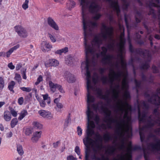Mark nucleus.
Wrapping results in <instances>:
<instances>
[{"mask_svg": "<svg viewBox=\"0 0 160 160\" xmlns=\"http://www.w3.org/2000/svg\"><path fill=\"white\" fill-rule=\"evenodd\" d=\"M48 83L50 89L53 92L56 91V88L58 89L61 92H64V91L60 85L57 83H54L51 81H49Z\"/></svg>", "mask_w": 160, "mask_h": 160, "instance_id": "f8f14e48", "label": "nucleus"}, {"mask_svg": "<svg viewBox=\"0 0 160 160\" xmlns=\"http://www.w3.org/2000/svg\"><path fill=\"white\" fill-rule=\"evenodd\" d=\"M26 69H25L24 71H23V72L22 73V78L24 79H26L27 78V77L26 75Z\"/></svg>", "mask_w": 160, "mask_h": 160, "instance_id": "13d9d810", "label": "nucleus"}, {"mask_svg": "<svg viewBox=\"0 0 160 160\" xmlns=\"http://www.w3.org/2000/svg\"><path fill=\"white\" fill-rule=\"evenodd\" d=\"M21 67V66L20 64H17L16 66V69L17 70H19Z\"/></svg>", "mask_w": 160, "mask_h": 160, "instance_id": "338daca9", "label": "nucleus"}, {"mask_svg": "<svg viewBox=\"0 0 160 160\" xmlns=\"http://www.w3.org/2000/svg\"><path fill=\"white\" fill-rule=\"evenodd\" d=\"M59 143V142H57L55 143H53V147L55 148L57 147Z\"/></svg>", "mask_w": 160, "mask_h": 160, "instance_id": "0e129e2a", "label": "nucleus"}, {"mask_svg": "<svg viewBox=\"0 0 160 160\" xmlns=\"http://www.w3.org/2000/svg\"><path fill=\"white\" fill-rule=\"evenodd\" d=\"M152 69L154 73H157L158 72V68L155 66L153 65L152 67Z\"/></svg>", "mask_w": 160, "mask_h": 160, "instance_id": "3c124183", "label": "nucleus"}, {"mask_svg": "<svg viewBox=\"0 0 160 160\" xmlns=\"http://www.w3.org/2000/svg\"><path fill=\"white\" fill-rule=\"evenodd\" d=\"M13 52L12 50L11 49H10L8 52H7L6 53H5V54L3 55L4 56H6L7 58H9L10 57L11 54Z\"/></svg>", "mask_w": 160, "mask_h": 160, "instance_id": "58836bf2", "label": "nucleus"}, {"mask_svg": "<svg viewBox=\"0 0 160 160\" xmlns=\"http://www.w3.org/2000/svg\"><path fill=\"white\" fill-rule=\"evenodd\" d=\"M3 118L6 121H9L11 119V115L8 111H5L3 113Z\"/></svg>", "mask_w": 160, "mask_h": 160, "instance_id": "aec40b11", "label": "nucleus"}, {"mask_svg": "<svg viewBox=\"0 0 160 160\" xmlns=\"http://www.w3.org/2000/svg\"><path fill=\"white\" fill-rule=\"evenodd\" d=\"M42 77L40 75L39 76L38 78H37V81L35 83L36 85H38L39 83L42 81Z\"/></svg>", "mask_w": 160, "mask_h": 160, "instance_id": "79ce46f5", "label": "nucleus"}, {"mask_svg": "<svg viewBox=\"0 0 160 160\" xmlns=\"http://www.w3.org/2000/svg\"><path fill=\"white\" fill-rule=\"evenodd\" d=\"M142 79L143 81L152 82L153 80V78L151 77L150 78H148L145 75L143 74L142 75Z\"/></svg>", "mask_w": 160, "mask_h": 160, "instance_id": "c85d7f7f", "label": "nucleus"}, {"mask_svg": "<svg viewBox=\"0 0 160 160\" xmlns=\"http://www.w3.org/2000/svg\"><path fill=\"white\" fill-rule=\"evenodd\" d=\"M75 152L78 156H79L80 154V149L79 147L78 146L76 147L75 150Z\"/></svg>", "mask_w": 160, "mask_h": 160, "instance_id": "c03bdc74", "label": "nucleus"}, {"mask_svg": "<svg viewBox=\"0 0 160 160\" xmlns=\"http://www.w3.org/2000/svg\"><path fill=\"white\" fill-rule=\"evenodd\" d=\"M130 4L127 1V2L126 3H123V6L124 7V9L125 10H127L128 7L129 6Z\"/></svg>", "mask_w": 160, "mask_h": 160, "instance_id": "8fccbe9b", "label": "nucleus"}, {"mask_svg": "<svg viewBox=\"0 0 160 160\" xmlns=\"http://www.w3.org/2000/svg\"><path fill=\"white\" fill-rule=\"evenodd\" d=\"M10 113L14 117H16L17 115V112L14 109L11 107H9Z\"/></svg>", "mask_w": 160, "mask_h": 160, "instance_id": "72a5a7b5", "label": "nucleus"}, {"mask_svg": "<svg viewBox=\"0 0 160 160\" xmlns=\"http://www.w3.org/2000/svg\"><path fill=\"white\" fill-rule=\"evenodd\" d=\"M73 58L72 57L68 56L65 58L66 63L67 64H71L73 62Z\"/></svg>", "mask_w": 160, "mask_h": 160, "instance_id": "4be33fe9", "label": "nucleus"}, {"mask_svg": "<svg viewBox=\"0 0 160 160\" xmlns=\"http://www.w3.org/2000/svg\"><path fill=\"white\" fill-rule=\"evenodd\" d=\"M47 21L48 24L51 27L56 30H59V27L51 17H48L47 19Z\"/></svg>", "mask_w": 160, "mask_h": 160, "instance_id": "dca6fc26", "label": "nucleus"}, {"mask_svg": "<svg viewBox=\"0 0 160 160\" xmlns=\"http://www.w3.org/2000/svg\"><path fill=\"white\" fill-rule=\"evenodd\" d=\"M32 132V129L30 128L26 129L25 131V133L27 135H29L31 134Z\"/></svg>", "mask_w": 160, "mask_h": 160, "instance_id": "c9c22d12", "label": "nucleus"}, {"mask_svg": "<svg viewBox=\"0 0 160 160\" xmlns=\"http://www.w3.org/2000/svg\"><path fill=\"white\" fill-rule=\"evenodd\" d=\"M103 139L106 142H108L112 139V137L109 133L105 134L103 135Z\"/></svg>", "mask_w": 160, "mask_h": 160, "instance_id": "7c9ffc66", "label": "nucleus"}, {"mask_svg": "<svg viewBox=\"0 0 160 160\" xmlns=\"http://www.w3.org/2000/svg\"><path fill=\"white\" fill-rule=\"evenodd\" d=\"M135 82L136 86V90L137 93L139 91V89L141 88V86L142 83V81H138L136 80H135Z\"/></svg>", "mask_w": 160, "mask_h": 160, "instance_id": "412c9836", "label": "nucleus"}, {"mask_svg": "<svg viewBox=\"0 0 160 160\" xmlns=\"http://www.w3.org/2000/svg\"><path fill=\"white\" fill-rule=\"evenodd\" d=\"M42 132L36 131L33 134V136L31 138L32 141L33 143H36L41 137Z\"/></svg>", "mask_w": 160, "mask_h": 160, "instance_id": "f3484780", "label": "nucleus"}, {"mask_svg": "<svg viewBox=\"0 0 160 160\" xmlns=\"http://www.w3.org/2000/svg\"><path fill=\"white\" fill-rule=\"evenodd\" d=\"M68 48L67 47H65L62 49L56 51L55 52V53L59 55H61L62 53H66L68 52Z\"/></svg>", "mask_w": 160, "mask_h": 160, "instance_id": "bb28decb", "label": "nucleus"}, {"mask_svg": "<svg viewBox=\"0 0 160 160\" xmlns=\"http://www.w3.org/2000/svg\"><path fill=\"white\" fill-rule=\"evenodd\" d=\"M100 9L99 5L94 1L91 2L89 7V11L92 13H97Z\"/></svg>", "mask_w": 160, "mask_h": 160, "instance_id": "9b49d317", "label": "nucleus"}, {"mask_svg": "<svg viewBox=\"0 0 160 160\" xmlns=\"http://www.w3.org/2000/svg\"><path fill=\"white\" fill-rule=\"evenodd\" d=\"M157 3L153 2V0L149 1L146 3V5L149 8V10L148 13L149 16L152 15V17L154 19H156L160 20V9H158L157 11V15L155 13V11L154 9L152 8V7L160 8V0H154Z\"/></svg>", "mask_w": 160, "mask_h": 160, "instance_id": "423d86ee", "label": "nucleus"}, {"mask_svg": "<svg viewBox=\"0 0 160 160\" xmlns=\"http://www.w3.org/2000/svg\"><path fill=\"white\" fill-rule=\"evenodd\" d=\"M87 110L86 114L88 118V125L86 131V135L83 139V142L85 146V160H89V158L92 160H101L96 155L100 154L102 148V139L101 135L98 132H95L94 130L95 125L92 120H94L98 124L99 118L96 114H94L91 111V108L96 112L101 110L106 115V122L110 127L112 123L116 124V129L115 133L117 135L122 136L124 132H130L132 131L130 125L131 117L128 113L132 111L131 106L125 102L124 104L122 102H118L115 104L113 111L116 116L115 118L111 117V111L105 108L101 102L97 104L91 105L94 102L95 98L91 95L92 92L94 93L98 97L105 99L108 98V95H103L101 89H96L91 85L90 75L87 71Z\"/></svg>", "mask_w": 160, "mask_h": 160, "instance_id": "f257e3e1", "label": "nucleus"}, {"mask_svg": "<svg viewBox=\"0 0 160 160\" xmlns=\"http://www.w3.org/2000/svg\"><path fill=\"white\" fill-rule=\"evenodd\" d=\"M63 76L65 80L69 83H73L76 80L74 75L68 72H65L64 73Z\"/></svg>", "mask_w": 160, "mask_h": 160, "instance_id": "4468645a", "label": "nucleus"}, {"mask_svg": "<svg viewBox=\"0 0 160 160\" xmlns=\"http://www.w3.org/2000/svg\"><path fill=\"white\" fill-rule=\"evenodd\" d=\"M85 0H81L80 4L82 6V22L83 24L84 31V40H87V39L88 33L87 31L88 23L84 17L85 11L86 10Z\"/></svg>", "mask_w": 160, "mask_h": 160, "instance_id": "0eeeda50", "label": "nucleus"}, {"mask_svg": "<svg viewBox=\"0 0 160 160\" xmlns=\"http://www.w3.org/2000/svg\"><path fill=\"white\" fill-rule=\"evenodd\" d=\"M128 43L129 44V50L131 52H135L137 53L142 55L145 59L146 61L145 62L142 63L141 64L140 67L141 69L143 70H145L148 69L149 67V62L150 61L151 59V52L148 50H145L143 51L140 49L134 50L131 44L130 41H129Z\"/></svg>", "mask_w": 160, "mask_h": 160, "instance_id": "39448f33", "label": "nucleus"}, {"mask_svg": "<svg viewBox=\"0 0 160 160\" xmlns=\"http://www.w3.org/2000/svg\"><path fill=\"white\" fill-rule=\"evenodd\" d=\"M23 102V98L22 97L19 98L18 100V102L19 104L20 105L22 104Z\"/></svg>", "mask_w": 160, "mask_h": 160, "instance_id": "603ef678", "label": "nucleus"}, {"mask_svg": "<svg viewBox=\"0 0 160 160\" xmlns=\"http://www.w3.org/2000/svg\"><path fill=\"white\" fill-rule=\"evenodd\" d=\"M136 14L138 15V16L140 18L142 17V13L141 12L138 11H137L136 12Z\"/></svg>", "mask_w": 160, "mask_h": 160, "instance_id": "052dcab7", "label": "nucleus"}, {"mask_svg": "<svg viewBox=\"0 0 160 160\" xmlns=\"http://www.w3.org/2000/svg\"><path fill=\"white\" fill-rule=\"evenodd\" d=\"M101 34L102 37L104 39L110 38L112 36L114 28L112 26L108 27L105 24L102 23Z\"/></svg>", "mask_w": 160, "mask_h": 160, "instance_id": "6e6552de", "label": "nucleus"}, {"mask_svg": "<svg viewBox=\"0 0 160 160\" xmlns=\"http://www.w3.org/2000/svg\"><path fill=\"white\" fill-rule=\"evenodd\" d=\"M39 66V64L38 63L36 64L33 67V68H32V70H34L35 69H36V68H37Z\"/></svg>", "mask_w": 160, "mask_h": 160, "instance_id": "774afa93", "label": "nucleus"}, {"mask_svg": "<svg viewBox=\"0 0 160 160\" xmlns=\"http://www.w3.org/2000/svg\"><path fill=\"white\" fill-rule=\"evenodd\" d=\"M67 160H77V158L73 156L70 155L67 157Z\"/></svg>", "mask_w": 160, "mask_h": 160, "instance_id": "864d4df0", "label": "nucleus"}, {"mask_svg": "<svg viewBox=\"0 0 160 160\" xmlns=\"http://www.w3.org/2000/svg\"><path fill=\"white\" fill-rule=\"evenodd\" d=\"M19 44H18L17 45H16L14 46V47H13L12 48H10L12 50V51L13 52L14 50H16L19 48Z\"/></svg>", "mask_w": 160, "mask_h": 160, "instance_id": "6e6d98bb", "label": "nucleus"}, {"mask_svg": "<svg viewBox=\"0 0 160 160\" xmlns=\"http://www.w3.org/2000/svg\"><path fill=\"white\" fill-rule=\"evenodd\" d=\"M18 120L17 118H13L11 122V126L12 128H13L17 124Z\"/></svg>", "mask_w": 160, "mask_h": 160, "instance_id": "473e14b6", "label": "nucleus"}, {"mask_svg": "<svg viewBox=\"0 0 160 160\" xmlns=\"http://www.w3.org/2000/svg\"><path fill=\"white\" fill-rule=\"evenodd\" d=\"M45 101H44L43 100H42L41 101H40V102H39V104L40 106L41 107L43 108L45 107L46 105Z\"/></svg>", "mask_w": 160, "mask_h": 160, "instance_id": "a18cd8bd", "label": "nucleus"}, {"mask_svg": "<svg viewBox=\"0 0 160 160\" xmlns=\"http://www.w3.org/2000/svg\"><path fill=\"white\" fill-rule=\"evenodd\" d=\"M20 89L23 91L29 92L32 90V88L30 87H21Z\"/></svg>", "mask_w": 160, "mask_h": 160, "instance_id": "e433bc0d", "label": "nucleus"}, {"mask_svg": "<svg viewBox=\"0 0 160 160\" xmlns=\"http://www.w3.org/2000/svg\"><path fill=\"white\" fill-rule=\"evenodd\" d=\"M107 2L110 3V5L112 8H113L116 11L117 13L120 12L119 6L117 1H113L112 0H106Z\"/></svg>", "mask_w": 160, "mask_h": 160, "instance_id": "2eb2a0df", "label": "nucleus"}, {"mask_svg": "<svg viewBox=\"0 0 160 160\" xmlns=\"http://www.w3.org/2000/svg\"><path fill=\"white\" fill-rule=\"evenodd\" d=\"M102 41H85L84 47L86 53V60L81 64V68L86 71V79L87 81V71L90 75L91 85L96 89L99 88L96 86L98 81V76L95 74L91 80L90 73L89 69L91 67L95 65L98 58L100 56L102 57V62L104 64H108L111 68L109 69V78L103 76L102 78V81L104 84L108 83L111 85L112 97L113 102L117 104L119 101L124 104L126 100L130 98V95L128 91V86L127 82V73L120 69L119 63L118 61L113 62L114 56L112 55H106L108 49L113 51L115 49L114 44L112 42L107 45V48L103 47L102 48V52H100V46Z\"/></svg>", "mask_w": 160, "mask_h": 160, "instance_id": "f03ea898", "label": "nucleus"}, {"mask_svg": "<svg viewBox=\"0 0 160 160\" xmlns=\"http://www.w3.org/2000/svg\"><path fill=\"white\" fill-rule=\"evenodd\" d=\"M15 79L19 82L21 80V77L20 75L18 74H16Z\"/></svg>", "mask_w": 160, "mask_h": 160, "instance_id": "09e8293b", "label": "nucleus"}, {"mask_svg": "<svg viewBox=\"0 0 160 160\" xmlns=\"http://www.w3.org/2000/svg\"><path fill=\"white\" fill-rule=\"evenodd\" d=\"M12 133L11 132H10L8 133H7V138H9L12 136Z\"/></svg>", "mask_w": 160, "mask_h": 160, "instance_id": "e2e57ef3", "label": "nucleus"}, {"mask_svg": "<svg viewBox=\"0 0 160 160\" xmlns=\"http://www.w3.org/2000/svg\"><path fill=\"white\" fill-rule=\"evenodd\" d=\"M60 99L59 98H57L54 100V102L56 104L57 108L56 110L58 112H61V109L63 107V105L61 103L59 102Z\"/></svg>", "mask_w": 160, "mask_h": 160, "instance_id": "a211bd4d", "label": "nucleus"}, {"mask_svg": "<svg viewBox=\"0 0 160 160\" xmlns=\"http://www.w3.org/2000/svg\"><path fill=\"white\" fill-rule=\"evenodd\" d=\"M17 151L18 154L22 155L24 153V152L22 149V146L20 145H18L17 146Z\"/></svg>", "mask_w": 160, "mask_h": 160, "instance_id": "2f4dec72", "label": "nucleus"}, {"mask_svg": "<svg viewBox=\"0 0 160 160\" xmlns=\"http://www.w3.org/2000/svg\"><path fill=\"white\" fill-rule=\"evenodd\" d=\"M68 4L71 8L74 7L76 5L75 2L72 0H69Z\"/></svg>", "mask_w": 160, "mask_h": 160, "instance_id": "4c0bfd02", "label": "nucleus"}, {"mask_svg": "<svg viewBox=\"0 0 160 160\" xmlns=\"http://www.w3.org/2000/svg\"><path fill=\"white\" fill-rule=\"evenodd\" d=\"M27 114L28 112L26 110H23L20 113L18 119L20 120H21Z\"/></svg>", "mask_w": 160, "mask_h": 160, "instance_id": "b1692460", "label": "nucleus"}, {"mask_svg": "<svg viewBox=\"0 0 160 160\" xmlns=\"http://www.w3.org/2000/svg\"><path fill=\"white\" fill-rule=\"evenodd\" d=\"M33 127L35 128L40 129L42 128V125L39 122L37 121H34L32 123Z\"/></svg>", "mask_w": 160, "mask_h": 160, "instance_id": "a878e982", "label": "nucleus"}, {"mask_svg": "<svg viewBox=\"0 0 160 160\" xmlns=\"http://www.w3.org/2000/svg\"><path fill=\"white\" fill-rule=\"evenodd\" d=\"M5 85L4 78L2 77H0V90H2Z\"/></svg>", "mask_w": 160, "mask_h": 160, "instance_id": "c756f323", "label": "nucleus"}, {"mask_svg": "<svg viewBox=\"0 0 160 160\" xmlns=\"http://www.w3.org/2000/svg\"><path fill=\"white\" fill-rule=\"evenodd\" d=\"M38 113L40 116L44 118L48 119H52L53 118V115L48 111L41 110L39 111Z\"/></svg>", "mask_w": 160, "mask_h": 160, "instance_id": "ddd939ff", "label": "nucleus"}, {"mask_svg": "<svg viewBox=\"0 0 160 160\" xmlns=\"http://www.w3.org/2000/svg\"><path fill=\"white\" fill-rule=\"evenodd\" d=\"M15 84V83L13 81H11L10 83L9 84L8 86V88L9 90L12 92V93L14 92V91L13 90V88L14 87Z\"/></svg>", "mask_w": 160, "mask_h": 160, "instance_id": "cd10ccee", "label": "nucleus"}, {"mask_svg": "<svg viewBox=\"0 0 160 160\" xmlns=\"http://www.w3.org/2000/svg\"><path fill=\"white\" fill-rule=\"evenodd\" d=\"M29 3L28 0H25L24 3L23 4L22 6V8L24 10H26L28 8V4Z\"/></svg>", "mask_w": 160, "mask_h": 160, "instance_id": "f704fd0d", "label": "nucleus"}, {"mask_svg": "<svg viewBox=\"0 0 160 160\" xmlns=\"http://www.w3.org/2000/svg\"><path fill=\"white\" fill-rule=\"evenodd\" d=\"M149 106L142 101L138 106L139 134L145 160H151V153L160 159V112L158 109L148 117Z\"/></svg>", "mask_w": 160, "mask_h": 160, "instance_id": "7ed1b4c3", "label": "nucleus"}, {"mask_svg": "<svg viewBox=\"0 0 160 160\" xmlns=\"http://www.w3.org/2000/svg\"><path fill=\"white\" fill-rule=\"evenodd\" d=\"M116 148L115 147H112L108 152V153L111 155H114Z\"/></svg>", "mask_w": 160, "mask_h": 160, "instance_id": "a19ab883", "label": "nucleus"}, {"mask_svg": "<svg viewBox=\"0 0 160 160\" xmlns=\"http://www.w3.org/2000/svg\"><path fill=\"white\" fill-rule=\"evenodd\" d=\"M132 133V131L130 132H124L123 136L117 135L116 137L117 139L118 137L119 139L121 140V144L118 147V149L119 151H122L121 154H118V159L114 158L113 160H132V152L133 151L141 149V147L138 145H135L133 147L131 143H129L127 148V152L124 155L123 152L125 150V145L124 136L126 134H128V137H129Z\"/></svg>", "mask_w": 160, "mask_h": 160, "instance_id": "20e7f679", "label": "nucleus"}, {"mask_svg": "<svg viewBox=\"0 0 160 160\" xmlns=\"http://www.w3.org/2000/svg\"><path fill=\"white\" fill-rule=\"evenodd\" d=\"M49 63L50 65L55 67L58 66L59 64L58 61L55 59H50Z\"/></svg>", "mask_w": 160, "mask_h": 160, "instance_id": "393cba45", "label": "nucleus"}, {"mask_svg": "<svg viewBox=\"0 0 160 160\" xmlns=\"http://www.w3.org/2000/svg\"><path fill=\"white\" fill-rule=\"evenodd\" d=\"M135 21L137 23H139L141 22V19L138 18L136 15H135Z\"/></svg>", "mask_w": 160, "mask_h": 160, "instance_id": "bf43d9fd", "label": "nucleus"}, {"mask_svg": "<svg viewBox=\"0 0 160 160\" xmlns=\"http://www.w3.org/2000/svg\"><path fill=\"white\" fill-rule=\"evenodd\" d=\"M77 132L78 135L80 136L82 134V129L79 126H78L77 128Z\"/></svg>", "mask_w": 160, "mask_h": 160, "instance_id": "37998d69", "label": "nucleus"}, {"mask_svg": "<svg viewBox=\"0 0 160 160\" xmlns=\"http://www.w3.org/2000/svg\"><path fill=\"white\" fill-rule=\"evenodd\" d=\"M8 66L11 69H13L15 68V66L13 65L12 62L9 63L8 65Z\"/></svg>", "mask_w": 160, "mask_h": 160, "instance_id": "4d7b16f0", "label": "nucleus"}, {"mask_svg": "<svg viewBox=\"0 0 160 160\" xmlns=\"http://www.w3.org/2000/svg\"><path fill=\"white\" fill-rule=\"evenodd\" d=\"M69 122H70V119L69 118H67V119H66L65 120V122L64 123V127L65 128H66L68 126L69 123Z\"/></svg>", "mask_w": 160, "mask_h": 160, "instance_id": "de8ad7c7", "label": "nucleus"}, {"mask_svg": "<svg viewBox=\"0 0 160 160\" xmlns=\"http://www.w3.org/2000/svg\"><path fill=\"white\" fill-rule=\"evenodd\" d=\"M96 14L94 17L93 18L95 20H98L101 17V15L100 13H95Z\"/></svg>", "mask_w": 160, "mask_h": 160, "instance_id": "49530a36", "label": "nucleus"}, {"mask_svg": "<svg viewBox=\"0 0 160 160\" xmlns=\"http://www.w3.org/2000/svg\"><path fill=\"white\" fill-rule=\"evenodd\" d=\"M119 41L120 42L118 45V49L121 57V64L122 68L124 69L126 67V63L122 58V55L125 52V41Z\"/></svg>", "mask_w": 160, "mask_h": 160, "instance_id": "1a4fd4ad", "label": "nucleus"}, {"mask_svg": "<svg viewBox=\"0 0 160 160\" xmlns=\"http://www.w3.org/2000/svg\"><path fill=\"white\" fill-rule=\"evenodd\" d=\"M15 30L18 35L21 37L26 38L28 36V32L26 29L20 25L15 26L14 27Z\"/></svg>", "mask_w": 160, "mask_h": 160, "instance_id": "9d476101", "label": "nucleus"}, {"mask_svg": "<svg viewBox=\"0 0 160 160\" xmlns=\"http://www.w3.org/2000/svg\"><path fill=\"white\" fill-rule=\"evenodd\" d=\"M45 47L48 49H51L52 48V46L49 43H47L45 41H43L41 44L42 49L43 52H46V50Z\"/></svg>", "mask_w": 160, "mask_h": 160, "instance_id": "6ab92c4d", "label": "nucleus"}, {"mask_svg": "<svg viewBox=\"0 0 160 160\" xmlns=\"http://www.w3.org/2000/svg\"><path fill=\"white\" fill-rule=\"evenodd\" d=\"M154 38L155 39L158 40L160 39V36L158 34H156L154 36Z\"/></svg>", "mask_w": 160, "mask_h": 160, "instance_id": "69168bd1", "label": "nucleus"}, {"mask_svg": "<svg viewBox=\"0 0 160 160\" xmlns=\"http://www.w3.org/2000/svg\"><path fill=\"white\" fill-rule=\"evenodd\" d=\"M124 20L126 24V26L127 28H128L129 27V23L128 21V18L126 17V15H125L124 16Z\"/></svg>", "mask_w": 160, "mask_h": 160, "instance_id": "5fc2aeb1", "label": "nucleus"}, {"mask_svg": "<svg viewBox=\"0 0 160 160\" xmlns=\"http://www.w3.org/2000/svg\"><path fill=\"white\" fill-rule=\"evenodd\" d=\"M91 25L93 27H97L98 26V24L96 22H91Z\"/></svg>", "mask_w": 160, "mask_h": 160, "instance_id": "680f3d73", "label": "nucleus"}, {"mask_svg": "<svg viewBox=\"0 0 160 160\" xmlns=\"http://www.w3.org/2000/svg\"><path fill=\"white\" fill-rule=\"evenodd\" d=\"M106 70V68H100L99 69V72L100 73V74H101L102 75L101 78V80L102 81V77H103V76H105L103 75V74L105 72ZM105 76L106 77V76Z\"/></svg>", "mask_w": 160, "mask_h": 160, "instance_id": "ea45409f", "label": "nucleus"}, {"mask_svg": "<svg viewBox=\"0 0 160 160\" xmlns=\"http://www.w3.org/2000/svg\"><path fill=\"white\" fill-rule=\"evenodd\" d=\"M42 96L43 97V100L46 101L47 103L49 104L51 102V99L50 97H49L48 94H42Z\"/></svg>", "mask_w": 160, "mask_h": 160, "instance_id": "5701e85b", "label": "nucleus"}]
</instances>
